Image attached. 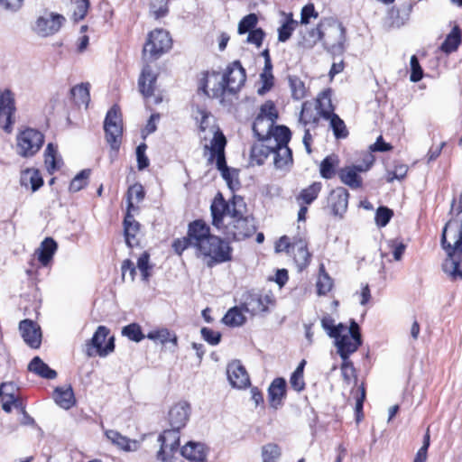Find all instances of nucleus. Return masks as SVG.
Listing matches in <instances>:
<instances>
[{
  "instance_id": "obj_63",
  "label": "nucleus",
  "mask_w": 462,
  "mask_h": 462,
  "mask_svg": "<svg viewBox=\"0 0 462 462\" xmlns=\"http://www.w3.org/2000/svg\"><path fill=\"white\" fill-rule=\"evenodd\" d=\"M408 166L402 163L395 164L393 170L387 174V181L392 182L394 180H402L406 177Z\"/></svg>"
},
{
  "instance_id": "obj_39",
  "label": "nucleus",
  "mask_w": 462,
  "mask_h": 462,
  "mask_svg": "<svg viewBox=\"0 0 462 462\" xmlns=\"http://www.w3.org/2000/svg\"><path fill=\"white\" fill-rule=\"evenodd\" d=\"M284 20L278 28V42H285L292 35L293 32L299 25V22L294 20L292 13H283Z\"/></svg>"
},
{
  "instance_id": "obj_6",
  "label": "nucleus",
  "mask_w": 462,
  "mask_h": 462,
  "mask_svg": "<svg viewBox=\"0 0 462 462\" xmlns=\"http://www.w3.org/2000/svg\"><path fill=\"white\" fill-rule=\"evenodd\" d=\"M276 253H286L299 272L305 270L311 263L312 254L309 250L308 241L302 236H281L275 243Z\"/></svg>"
},
{
  "instance_id": "obj_42",
  "label": "nucleus",
  "mask_w": 462,
  "mask_h": 462,
  "mask_svg": "<svg viewBox=\"0 0 462 462\" xmlns=\"http://www.w3.org/2000/svg\"><path fill=\"white\" fill-rule=\"evenodd\" d=\"M146 337L162 345L171 342L173 347H176L178 343L177 336L165 328L150 331Z\"/></svg>"
},
{
  "instance_id": "obj_60",
  "label": "nucleus",
  "mask_w": 462,
  "mask_h": 462,
  "mask_svg": "<svg viewBox=\"0 0 462 462\" xmlns=\"http://www.w3.org/2000/svg\"><path fill=\"white\" fill-rule=\"evenodd\" d=\"M341 374L344 381L347 384H350L352 381H356V370L348 358L343 359V363L341 365Z\"/></svg>"
},
{
  "instance_id": "obj_20",
  "label": "nucleus",
  "mask_w": 462,
  "mask_h": 462,
  "mask_svg": "<svg viewBox=\"0 0 462 462\" xmlns=\"http://www.w3.org/2000/svg\"><path fill=\"white\" fill-rule=\"evenodd\" d=\"M158 441L161 443V448L157 454V458L162 462H167V459L173 457L180 445L179 430L171 428L165 430L160 435Z\"/></svg>"
},
{
  "instance_id": "obj_31",
  "label": "nucleus",
  "mask_w": 462,
  "mask_h": 462,
  "mask_svg": "<svg viewBox=\"0 0 462 462\" xmlns=\"http://www.w3.org/2000/svg\"><path fill=\"white\" fill-rule=\"evenodd\" d=\"M44 165L49 174H53L62 166V159L58 154V146L49 143L44 151Z\"/></svg>"
},
{
  "instance_id": "obj_58",
  "label": "nucleus",
  "mask_w": 462,
  "mask_h": 462,
  "mask_svg": "<svg viewBox=\"0 0 462 462\" xmlns=\"http://www.w3.org/2000/svg\"><path fill=\"white\" fill-rule=\"evenodd\" d=\"M89 6V0H77L72 14L73 19L75 21L83 20L88 14Z\"/></svg>"
},
{
  "instance_id": "obj_5",
  "label": "nucleus",
  "mask_w": 462,
  "mask_h": 462,
  "mask_svg": "<svg viewBox=\"0 0 462 462\" xmlns=\"http://www.w3.org/2000/svg\"><path fill=\"white\" fill-rule=\"evenodd\" d=\"M199 113L200 115L199 132L205 133L208 130L213 135L209 143L203 145V154L207 156L208 164L216 163V167L221 172L222 177L230 182L229 168L226 164L225 152L227 143L226 138L218 125H209L208 119L211 114L208 111L200 109Z\"/></svg>"
},
{
  "instance_id": "obj_35",
  "label": "nucleus",
  "mask_w": 462,
  "mask_h": 462,
  "mask_svg": "<svg viewBox=\"0 0 462 462\" xmlns=\"http://www.w3.org/2000/svg\"><path fill=\"white\" fill-rule=\"evenodd\" d=\"M340 160L337 154L326 156L319 163V174L323 179L330 180L337 174Z\"/></svg>"
},
{
  "instance_id": "obj_24",
  "label": "nucleus",
  "mask_w": 462,
  "mask_h": 462,
  "mask_svg": "<svg viewBox=\"0 0 462 462\" xmlns=\"http://www.w3.org/2000/svg\"><path fill=\"white\" fill-rule=\"evenodd\" d=\"M226 374L229 383L236 389H245L250 384L249 375L238 360H234L227 365Z\"/></svg>"
},
{
  "instance_id": "obj_3",
  "label": "nucleus",
  "mask_w": 462,
  "mask_h": 462,
  "mask_svg": "<svg viewBox=\"0 0 462 462\" xmlns=\"http://www.w3.org/2000/svg\"><path fill=\"white\" fill-rule=\"evenodd\" d=\"M172 45L173 40L167 30L156 28L147 34L142 51L144 65L138 79V89L150 105H158L163 100L156 85L158 72L152 68L151 62L169 52Z\"/></svg>"
},
{
  "instance_id": "obj_26",
  "label": "nucleus",
  "mask_w": 462,
  "mask_h": 462,
  "mask_svg": "<svg viewBox=\"0 0 462 462\" xmlns=\"http://www.w3.org/2000/svg\"><path fill=\"white\" fill-rule=\"evenodd\" d=\"M44 184V180L39 169L28 167L21 171L20 185L34 193Z\"/></svg>"
},
{
  "instance_id": "obj_13",
  "label": "nucleus",
  "mask_w": 462,
  "mask_h": 462,
  "mask_svg": "<svg viewBox=\"0 0 462 462\" xmlns=\"http://www.w3.org/2000/svg\"><path fill=\"white\" fill-rule=\"evenodd\" d=\"M243 300L242 308L252 315L268 311L275 301L272 291H247Z\"/></svg>"
},
{
  "instance_id": "obj_55",
  "label": "nucleus",
  "mask_w": 462,
  "mask_h": 462,
  "mask_svg": "<svg viewBox=\"0 0 462 462\" xmlns=\"http://www.w3.org/2000/svg\"><path fill=\"white\" fill-rule=\"evenodd\" d=\"M123 281L134 282L136 275V266L130 259H125L121 264Z\"/></svg>"
},
{
  "instance_id": "obj_11",
  "label": "nucleus",
  "mask_w": 462,
  "mask_h": 462,
  "mask_svg": "<svg viewBox=\"0 0 462 462\" xmlns=\"http://www.w3.org/2000/svg\"><path fill=\"white\" fill-rule=\"evenodd\" d=\"M334 338L337 353L341 358H348L361 345V335L357 323L352 320L349 328L345 327L342 331H340L339 335L336 336Z\"/></svg>"
},
{
  "instance_id": "obj_44",
  "label": "nucleus",
  "mask_w": 462,
  "mask_h": 462,
  "mask_svg": "<svg viewBox=\"0 0 462 462\" xmlns=\"http://www.w3.org/2000/svg\"><path fill=\"white\" fill-rule=\"evenodd\" d=\"M245 319L242 308L236 306L226 312L222 321L229 327H240L245 322Z\"/></svg>"
},
{
  "instance_id": "obj_25",
  "label": "nucleus",
  "mask_w": 462,
  "mask_h": 462,
  "mask_svg": "<svg viewBox=\"0 0 462 462\" xmlns=\"http://www.w3.org/2000/svg\"><path fill=\"white\" fill-rule=\"evenodd\" d=\"M19 329L24 342L32 348H39L42 343V331L40 326L31 320L23 319L19 324Z\"/></svg>"
},
{
  "instance_id": "obj_10",
  "label": "nucleus",
  "mask_w": 462,
  "mask_h": 462,
  "mask_svg": "<svg viewBox=\"0 0 462 462\" xmlns=\"http://www.w3.org/2000/svg\"><path fill=\"white\" fill-rule=\"evenodd\" d=\"M45 142L44 134L32 127L20 131L16 136V151L23 158H32L42 149Z\"/></svg>"
},
{
  "instance_id": "obj_17",
  "label": "nucleus",
  "mask_w": 462,
  "mask_h": 462,
  "mask_svg": "<svg viewBox=\"0 0 462 462\" xmlns=\"http://www.w3.org/2000/svg\"><path fill=\"white\" fill-rule=\"evenodd\" d=\"M349 198L350 194L346 188L338 186L332 189L327 198V208L331 215L342 218L347 210Z\"/></svg>"
},
{
  "instance_id": "obj_7",
  "label": "nucleus",
  "mask_w": 462,
  "mask_h": 462,
  "mask_svg": "<svg viewBox=\"0 0 462 462\" xmlns=\"http://www.w3.org/2000/svg\"><path fill=\"white\" fill-rule=\"evenodd\" d=\"M375 162V157L369 152L362 154V162L359 164L346 165L337 171V176L344 185L353 190L361 189L364 187L362 172L368 171Z\"/></svg>"
},
{
  "instance_id": "obj_45",
  "label": "nucleus",
  "mask_w": 462,
  "mask_h": 462,
  "mask_svg": "<svg viewBox=\"0 0 462 462\" xmlns=\"http://www.w3.org/2000/svg\"><path fill=\"white\" fill-rule=\"evenodd\" d=\"M150 253L148 251H144L141 254L139 258L137 259L136 266L140 272L141 278L143 281H149L152 276L153 264L150 263Z\"/></svg>"
},
{
  "instance_id": "obj_57",
  "label": "nucleus",
  "mask_w": 462,
  "mask_h": 462,
  "mask_svg": "<svg viewBox=\"0 0 462 462\" xmlns=\"http://www.w3.org/2000/svg\"><path fill=\"white\" fill-rule=\"evenodd\" d=\"M393 216V211L387 207L381 206L375 213V223L378 226H385Z\"/></svg>"
},
{
  "instance_id": "obj_47",
  "label": "nucleus",
  "mask_w": 462,
  "mask_h": 462,
  "mask_svg": "<svg viewBox=\"0 0 462 462\" xmlns=\"http://www.w3.org/2000/svg\"><path fill=\"white\" fill-rule=\"evenodd\" d=\"M259 19L256 14L251 13L244 16L237 26V33L243 35L256 29Z\"/></svg>"
},
{
  "instance_id": "obj_62",
  "label": "nucleus",
  "mask_w": 462,
  "mask_h": 462,
  "mask_svg": "<svg viewBox=\"0 0 462 462\" xmlns=\"http://www.w3.org/2000/svg\"><path fill=\"white\" fill-rule=\"evenodd\" d=\"M319 13L315 10L313 4H307L304 5L300 12V23L307 25L310 23L311 18H318Z\"/></svg>"
},
{
  "instance_id": "obj_1",
  "label": "nucleus",
  "mask_w": 462,
  "mask_h": 462,
  "mask_svg": "<svg viewBox=\"0 0 462 462\" xmlns=\"http://www.w3.org/2000/svg\"><path fill=\"white\" fill-rule=\"evenodd\" d=\"M211 224L228 242L243 241L253 236L257 226L253 216L247 215V207L241 196L234 195L226 201L217 192L210 204Z\"/></svg>"
},
{
  "instance_id": "obj_22",
  "label": "nucleus",
  "mask_w": 462,
  "mask_h": 462,
  "mask_svg": "<svg viewBox=\"0 0 462 462\" xmlns=\"http://www.w3.org/2000/svg\"><path fill=\"white\" fill-rule=\"evenodd\" d=\"M134 213L125 211L123 220L124 236L129 248L140 245L141 224L135 219Z\"/></svg>"
},
{
  "instance_id": "obj_2",
  "label": "nucleus",
  "mask_w": 462,
  "mask_h": 462,
  "mask_svg": "<svg viewBox=\"0 0 462 462\" xmlns=\"http://www.w3.org/2000/svg\"><path fill=\"white\" fill-rule=\"evenodd\" d=\"M174 252L181 255L191 247L198 257L207 261L209 267L232 260L233 248L222 237L211 234L210 226L203 219H195L189 223L187 235L173 240Z\"/></svg>"
},
{
  "instance_id": "obj_56",
  "label": "nucleus",
  "mask_w": 462,
  "mask_h": 462,
  "mask_svg": "<svg viewBox=\"0 0 462 462\" xmlns=\"http://www.w3.org/2000/svg\"><path fill=\"white\" fill-rule=\"evenodd\" d=\"M321 326L324 330L328 333L330 337H335L338 336L340 331L346 327L343 324L339 323L338 325L334 324V320L329 317H325L321 320Z\"/></svg>"
},
{
  "instance_id": "obj_19",
  "label": "nucleus",
  "mask_w": 462,
  "mask_h": 462,
  "mask_svg": "<svg viewBox=\"0 0 462 462\" xmlns=\"http://www.w3.org/2000/svg\"><path fill=\"white\" fill-rule=\"evenodd\" d=\"M325 89L322 90L316 98V109L315 112L312 109L311 104L309 101H305L302 103L301 111L300 115V121L306 126L311 125L313 129L317 128L319 125L320 118H322L321 111L322 109H328V103L324 104L322 99L325 98Z\"/></svg>"
},
{
  "instance_id": "obj_61",
  "label": "nucleus",
  "mask_w": 462,
  "mask_h": 462,
  "mask_svg": "<svg viewBox=\"0 0 462 462\" xmlns=\"http://www.w3.org/2000/svg\"><path fill=\"white\" fill-rule=\"evenodd\" d=\"M411 76L410 79L412 82H418L423 78V69L419 62L416 55L411 57Z\"/></svg>"
},
{
  "instance_id": "obj_15",
  "label": "nucleus",
  "mask_w": 462,
  "mask_h": 462,
  "mask_svg": "<svg viewBox=\"0 0 462 462\" xmlns=\"http://www.w3.org/2000/svg\"><path fill=\"white\" fill-rule=\"evenodd\" d=\"M325 98L328 101V109H322L321 116L322 118L328 120L329 122V127L333 132V134L336 139L341 140L346 139L349 135V131L346 127L345 121L335 113V106L332 103L331 96L332 90L331 88L325 89Z\"/></svg>"
},
{
  "instance_id": "obj_34",
  "label": "nucleus",
  "mask_w": 462,
  "mask_h": 462,
  "mask_svg": "<svg viewBox=\"0 0 462 462\" xmlns=\"http://www.w3.org/2000/svg\"><path fill=\"white\" fill-rule=\"evenodd\" d=\"M70 100L77 106H85L88 107L90 102V84L88 82L80 83L69 91Z\"/></svg>"
},
{
  "instance_id": "obj_51",
  "label": "nucleus",
  "mask_w": 462,
  "mask_h": 462,
  "mask_svg": "<svg viewBox=\"0 0 462 462\" xmlns=\"http://www.w3.org/2000/svg\"><path fill=\"white\" fill-rule=\"evenodd\" d=\"M306 365V360H301L296 370L292 373L290 383L291 386L297 392H300L305 387V382L303 378V370Z\"/></svg>"
},
{
  "instance_id": "obj_53",
  "label": "nucleus",
  "mask_w": 462,
  "mask_h": 462,
  "mask_svg": "<svg viewBox=\"0 0 462 462\" xmlns=\"http://www.w3.org/2000/svg\"><path fill=\"white\" fill-rule=\"evenodd\" d=\"M122 334L134 342H140L145 337L142 332L141 327L136 323H132L124 327Z\"/></svg>"
},
{
  "instance_id": "obj_37",
  "label": "nucleus",
  "mask_w": 462,
  "mask_h": 462,
  "mask_svg": "<svg viewBox=\"0 0 462 462\" xmlns=\"http://www.w3.org/2000/svg\"><path fill=\"white\" fill-rule=\"evenodd\" d=\"M322 188L323 185L320 181H313L308 187L302 189L296 196L297 203L308 206L312 204L318 199Z\"/></svg>"
},
{
  "instance_id": "obj_18",
  "label": "nucleus",
  "mask_w": 462,
  "mask_h": 462,
  "mask_svg": "<svg viewBox=\"0 0 462 462\" xmlns=\"http://www.w3.org/2000/svg\"><path fill=\"white\" fill-rule=\"evenodd\" d=\"M280 143L276 144V151L273 155V163L276 168H283L290 163H292V152L288 146L291 138V132L289 128L278 129Z\"/></svg>"
},
{
  "instance_id": "obj_21",
  "label": "nucleus",
  "mask_w": 462,
  "mask_h": 462,
  "mask_svg": "<svg viewBox=\"0 0 462 462\" xmlns=\"http://www.w3.org/2000/svg\"><path fill=\"white\" fill-rule=\"evenodd\" d=\"M14 99L10 91L0 93V127L11 133L14 123Z\"/></svg>"
},
{
  "instance_id": "obj_23",
  "label": "nucleus",
  "mask_w": 462,
  "mask_h": 462,
  "mask_svg": "<svg viewBox=\"0 0 462 462\" xmlns=\"http://www.w3.org/2000/svg\"><path fill=\"white\" fill-rule=\"evenodd\" d=\"M65 22L63 15L50 14L49 17L40 16L35 23V31L42 36L47 37L58 32Z\"/></svg>"
},
{
  "instance_id": "obj_46",
  "label": "nucleus",
  "mask_w": 462,
  "mask_h": 462,
  "mask_svg": "<svg viewBox=\"0 0 462 462\" xmlns=\"http://www.w3.org/2000/svg\"><path fill=\"white\" fill-rule=\"evenodd\" d=\"M273 66H263V71L260 74L261 88H258V93L263 95L274 85V76L273 74Z\"/></svg>"
},
{
  "instance_id": "obj_40",
  "label": "nucleus",
  "mask_w": 462,
  "mask_h": 462,
  "mask_svg": "<svg viewBox=\"0 0 462 462\" xmlns=\"http://www.w3.org/2000/svg\"><path fill=\"white\" fill-rule=\"evenodd\" d=\"M286 382L282 378H276L271 383L268 393L272 407L277 409L282 403V400L285 395Z\"/></svg>"
},
{
  "instance_id": "obj_59",
  "label": "nucleus",
  "mask_w": 462,
  "mask_h": 462,
  "mask_svg": "<svg viewBox=\"0 0 462 462\" xmlns=\"http://www.w3.org/2000/svg\"><path fill=\"white\" fill-rule=\"evenodd\" d=\"M266 32L263 29L258 27L248 32L246 42L254 45L257 49L261 48L265 39Z\"/></svg>"
},
{
  "instance_id": "obj_4",
  "label": "nucleus",
  "mask_w": 462,
  "mask_h": 462,
  "mask_svg": "<svg viewBox=\"0 0 462 462\" xmlns=\"http://www.w3.org/2000/svg\"><path fill=\"white\" fill-rule=\"evenodd\" d=\"M449 214L440 239L446 253L442 270L451 281L457 282L462 281V193L453 200Z\"/></svg>"
},
{
  "instance_id": "obj_41",
  "label": "nucleus",
  "mask_w": 462,
  "mask_h": 462,
  "mask_svg": "<svg viewBox=\"0 0 462 462\" xmlns=\"http://www.w3.org/2000/svg\"><path fill=\"white\" fill-rule=\"evenodd\" d=\"M271 154H273L272 148L263 144V143L258 140V142L254 143L251 147L250 162L252 164L262 165Z\"/></svg>"
},
{
  "instance_id": "obj_30",
  "label": "nucleus",
  "mask_w": 462,
  "mask_h": 462,
  "mask_svg": "<svg viewBox=\"0 0 462 462\" xmlns=\"http://www.w3.org/2000/svg\"><path fill=\"white\" fill-rule=\"evenodd\" d=\"M106 439L116 448L124 451H135L138 449V442L123 436L120 432L114 430L105 431Z\"/></svg>"
},
{
  "instance_id": "obj_9",
  "label": "nucleus",
  "mask_w": 462,
  "mask_h": 462,
  "mask_svg": "<svg viewBox=\"0 0 462 462\" xmlns=\"http://www.w3.org/2000/svg\"><path fill=\"white\" fill-rule=\"evenodd\" d=\"M104 131L106 143L112 151L117 153L122 143L123 120L120 107L114 105L106 113L104 120Z\"/></svg>"
},
{
  "instance_id": "obj_36",
  "label": "nucleus",
  "mask_w": 462,
  "mask_h": 462,
  "mask_svg": "<svg viewBox=\"0 0 462 462\" xmlns=\"http://www.w3.org/2000/svg\"><path fill=\"white\" fill-rule=\"evenodd\" d=\"M462 41V32L457 24L454 25L450 32L446 36L444 42L441 43L439 50L448 55L455 52Z\"/></svg>"
},
{
  "instance_id": "obj_14",
  "label": "nucleus",
  "mask_w": 462,
  "mask_h": 462,
  "mask_svg": "<svg viewBox=\"0 0 462 462\" xmlns=\"http://www.w3.org/2000/svg\"><path fill=\"white\" fill-rule=\"evenodd\" d=\"M228 95L237 94L246 81V71L240 60L230 62L221 74Z\"/></svg>"
},
{
  "instance_id": "obj_8",
  "label": "nucleus",
  "mask_w": 462,
  "mask_h": 462,
  "mask_svg": "<svg viewBox=\"0 0 462 462\" xmlns=\"http://www.w3.org/2000/svg\"><path fill=\"white\" fill-rule=\"evenodd\" d=\"M198 93L223 104L227 92L221 73L216 70L202 71L198 79Z\"/></svg>"
},
{
  "instance_id": "obj_64",
  "label": "nucleus",
  "mask_w": 462,
  "mask_h": 462,
  "mask_svg": "<svg viewBox=\"0 0 462 462\" xmlns=\"http://www.w3.org/2000/svg\"><path fill=\"white\" fill-rule=\"evenodd\" d=\"M389 246L392 249L393 259L400 261L406 250V245L402 240H392L389 243Z\"/></svg>"
},
{
  "instance_id": "obj_38",
  "label": "nucleus",
  "mask_w": 462,
  "mask_h": 462,
  "mask_svg": "<svg viewBox=\"0 0 462 462\" xmlns=\"http://www.w3.org/2000/svg\"><path fill=\"white\" fill-rule=\"evenodd\" d=\"M145 197V191L142 184L134 183L131 185L126 192L127 207L126 211L137 212L139 207L135 204L143 201Z\"/></svg>"
},
{
  "instance_id": "obj_50",
  "label": "nucleus",
  "mask_w": 462,
  "mask_h": 462,
  "mask_svg": "<svg viewBox=\"0 0 462 462\" xmlns=\"http://www.w3.org/2000/svg\"><path fill=\"white\" fill-rule=\"evenodd\" d=\"M281 455L280 447L274 443H268L262 448L263 462H278Z\"/></svg>"
},
{
  "instance_id": "obj_54",
  "label": "nucleus",
  "mask_w": 462,
  "mask_h": 462,
  "mask_svg": "<svg viewBox=\"0 0 462 462\" xmlns=\"http://www.w3.org/2000/svg\"><path fill=\"white\" fill-rule=\"evenodd\" d=\"M317 289H332L334 286L333 279L328 275L323 263H320L316 283Z\"/></svg>"
},
{
  "instance_id": "obj_52",
  "label": "nucleus",
  "mask_w": 462,
  "mask_h": 462,
  "mask_svg": "<svg viewBox=\"0 0 462 462\" xmlns=\"http://www.w3.org/2000/svg\"><path fill=\"white\" fill-rule=\"evenodd\" d=\"M279 128H288L285 125H276L270 134H266V136L257 137L259 141L263 143V144L269 146L272 148V153L273 154L276 151V144L280 143V138L278 137Z\"/></svg>"
},
{
  "instance_id": "obj_43",
  "label": "nucleus",
  "mask_w": 462,
  "mask_h": 462,
  "mask_svg": "<svg viewBox=\"0 0 462 462\" xmlns=\"http://www.w3.org/2000/svg\"><path fill=\"white\" fill-rule=\"evenodd\" d=\"M28 368L31 372L47 378L53 379L57 376V373L51 369L40 357H34L29 364Z\"/></svg>"
},
{
  "instance_id": "obj_49",
  "label": "nucleus",
  "mask_w": 462,
  "mask_h": 462,
  "mask_svg": "<svg viewBox=\"0 0 462 462\" xmlns=\"http://www.w3.org/2000/svg\"><path fill=\"white\" fill-rule=\"evenodd\" d=\"M91 171L85 169L79 171L70 181L69 189L70 192H78L87 187Z\"/></svg>"
},
{
  "instance_id": "obj_32",
  "label": "nucleus",
  "mask_w": 462,
  "mask_h": 462,
  "mask_svg": "<svg viewBox=\"0 0 462 462\" xmlns=\"http://www.w3.org/2000/svg\"><path fill=\"white\" fill-rule=\"evenodd\" d=\"M53 399L56 404L64 410H69L76 403L74 393L70 385L55 388Z\"/></svg>"
},
{
  "instance_id": "obj_16",
  "label": "nucleus",
  "mask_w": 462,
  "mask_h": 462,
  "mask_svg": "<svg viewBox=\"0 0 462 462\" xmlns=\"http://www.w3.org/2000/svg\"><path fill=\"white\" fill-rule=\"evenodd\" d=\"M108 334V328L104 326H99L96 330L90 344L87 346V355L91 356L97 353L100 356H106L109 353L113 352L115 348L114 337H110L106 343Z\"/></svg>"
},
{
  "instance_id": "obj_29",
  "label": "nucleus",
  "mask_w": 462,
  "mask_h": 462,
  "mask_svg": "<svg viewBox=\"0 0 462 462\" xmlns=\"http://www.w3.org/2000/svg\"><path fill=\"white\" fill-rule=\"evenodd\" d=\"M18 388L11 382L0 384V398L2 401V408L5 411L10 412L12 406H16L18 402Z\"/></svg>"
},
{
  "instance_id": "obj_48",
  "label": "nucleus",
  "mask_w": 462,
  "mask_h": 462,
  "mask_svg": "<svg viewBox=\"0 0 462 462\" xmlns=\"http://www.w3.org/2000/svg\"><path fill=\"white\" fill-rule=\"evenodd\" d=\"M171 0H150V13L154 19L159 20L169 14V3Z\"/></svg>"
},
{
  "instance_id": "obj_28",
  "label": "nucleus",
  "mask_w": 462,
  "mask_h": 462,
  "mask_svg": "<svg viewBox=\"0 0 462 462\" xmlns=\"http://www.w3.org/2000/svg\"><path fill=\"white\" fill-rule=\"evenodd\" d=\"M207 448L203 443L189 441L181 448V455L190 462H206Z\"/></svg>"
},
{
  "instance_id": "obj_12",
  "label": "nucleus",
  "mask_w": 462,
  "mask_h": 462,
  "mask_svg": "<svg viewBox=\"0 0 462 462\" xmlns=\"http://www.w3.org/2000/svg\"><path fill=\"white\" fill-rule=\"evenodd\" d=\"M278 111L275 104L272 100L265 101L259 109L254 123L253 131L256 137L266 136L275 128V123L278 119Z\"/></svg>"
},
{
  "instance_id": "obj_27",
  "label": "nucleus",
  "mask_w": 462,
  "mask_h": 462,
  "mask_svg": "<svg viewBox=\"0 0 462 462\" xmlns=\"http://www.w3.org/2000/svg\"><path fill=\"white\" fill-rule=\"evenodd\" d=\"M57 250V242L52 237L48 236L42 241L40 246L35 250L34 255L42 266L47 267L52 263Z\"/></svg>"
},
{
  "instance_id": "obj_33",
  "label": "nucleus",
  "mask_w": 462,
  "mask_h": 462,
  "mask_svg": "<svg viewBox=\"0 0 462 462\" xmlns=\"http://www.w3.org/2000/svg\"><path fill=\"white\" fill-rule=\"evenodd\" d=\"M189 420V407L186 404L178 403L169 411V420L172 429L180 430L184 427Z\"/></svg>"
}]
</instances>
